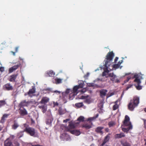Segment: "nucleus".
Segmentation results:
<instances>
[{
  "instance_id": "60",
  "label": "nucleus",
  "mask_w": 146,
  "mask_h": 146,
  "mask_svg": "<svg viewBox=\"0 0 146 146\" xmlns=\"http://www.w3.org/2000/svg\"><path fill=\"white\" fill-rule=\"evenodd\" d=\"M144 111L145 112H146V108H145L144 109Z\"/></svg>"
},
{
  "instance_id": "5",
  "label": "nucleus",
  "mask_w": 146,
  "mask_h": 146,
  "mask_svg": "<svg viewBox=\"0 0 146 146\" xmlns=\"http://www.w3.org/2000/svg\"><path fill=\"white\" fill-rule=\"evenodd\" d=\"M108 76L110 77V80L113 83H119L120 82L119 80L117 78V76L113 73L108 74Z\"/></svg>"
},
{
  "instance_id": "4",
  "label": "nucleus",
  "mask_w": 146,
  "mask_h": 146,
  "mask_svg": "<svg viewBox=\"0 0 146 146\" xmlns=\"http://www.w3.org/2000/svg\"><path fill=\"white\" fill-rule=\"evenodd\" d=\"M24 131L25 132L31 136L35 137H36L37 135L35 129L31 127H26L24 129Z\"/></svg>"
},
{
  "instance_id": "36",
  "label": "nucleus",
  "mask_w": 146,
  "mask_h": 146,
  "mask_svg": "<svg viewBox=\"0 0 146 146\" xmlns=\"http://www.w3.org/2000/svg\"><path fill=\"white\" fill-rule=\"evenodd\" d=\"M51 121L49 119H47L46 121V123L47 125H48L50 126H51Z\"/></svg>"
},
{
  "instance_id": "54",
  "label": "nucleus",
  "mask_w": 146,
  "mask_h": 146,
  "mask_svg": "<svg viewBox=\"0 0 146 146\" xmlns=\"http://www.w3.org/2000/svg\"><path fill=\"white\" fill-rule=\"evenodd\" d=\"M54 92V93H58L59 94H60V91H57V90H55V91H54L53 92Z\"/></svg>"
},
{
  "instance_id": "14",
  "label": "nucleus",
  "mask_w": 146,
  "mask_h": 146,
  "mask_svg": "<svg viewBox=\"0 0 146 146\" xmlns=\"http://www.w3.org/2000/svg\"><path fill=\"white\" fill-rule=\"evenodd\" d=\"M107 90H106L102 89L100 91V95L102 98H104L106 96Z\"/></svg>"
},
{
  "instance_id": "21",
  "label": "nucleus",
  "mask_w": 146,
  "mask_h": 146,
  "mask_svg": "<svg viewBox=\"0 0 146 146\" xmlns=\"http://www.w3.org/2000/svg\"><path fill=\"white\" fill-rule=\"evenodd\" d=\"M17 75L13 74L10 76L9 80L10 82H15L17 77Z\"/></svg>"
},
{
  "instance_id": "16",
  "label": "nucleus",
  "mask_w": 146,
  "mask_h": 146,
  "mask_svg": "<svg viewBox=\"0 0 146 146\" xmlns=\"http://www.w3.org/2000/svg\"><path fill=\"white\" fill-rule=\"evenodd\" d=\"M55 73L52 70H50L47 72L45 74V76H47L53 77L55 75Z\"/></svg>"
},
{
  "instance_id": "62",
  "label": "nucleus",
  "mask_w": 146,
  "mask_h": 146,
  "mask_svg": "<svg viewBox=\"0 0 146 146\" xmlns=\"http://www.w3.org/2000/svg\"><path fill=\"white\" fill-rule=\"evenodd\" d=\"M37 146H43L42 145H38V144H37Z\"/></svg>"
},
{
  "instance_id": "46",
  "label": "nucleus",
  "mask_w": 146,
  "mask_h": 146,
  "mask_svg": "<svg viewBox=\"0 0 146 146\" xmlns=\"http://www.w3.org/2000/svg\"><path fill=\"white\" fill-rule=\"evenodd\" d=\"M89 73H87V74L84 75V78H87L89 75Z\"/></svg>"
},
{
  "instance_id": "25",
  "label": "nucleus",
  "mask_w": 146,
  "mask_h": 146,
  "mask_svg": "<svg viewBox=\"0 0 146 146\" xmlns=\"http://www.w3.org/2000/svg\"><path fill=\"white\" fill-rule=\"evenodd\" d=\"M9 115V114H4L1 118V119L0 120V122L2 123H4L5 121V119L7 118L8 116Z\"/></svg>"
},
{
  "instance_id": "3",
  "label": "nucleus",
  "mask_w": 146,
  "mask_h": 146,
  "mask_svg": "<svg viewBox=\"0 0 146 146\" xmlns=\"http://www.w3.org/2000/svg\"><path fill=\"white\" fill-rule=\"evenodd\" d=\"M114 56V54L113 51L109 52L106 56V58L104 60L105 64L106 66H110L112 62Z\"/></svg>"
},
{
  "instance_id": "12",
  "label": "nucleus",
  "mask_w": 146,
  "mask_h": 146,
  "mask_svg": "<svg viewBox=\"0 0 146 146\" xmlns=\"http://www.w3.org/2000/svg\"><path fill=\"white\" fill-rule=\"evenodd\" d=\"M19 113L21 116H24L27 114V112L26 110L25 109L20 108L19 109Z\"/></svg>"
},
{
  "instance_id": "63",
  "label": "nucleus",
  "mask_w": 146,
  "mask_h": 146,
  "mask_svg": "<svg viewBox=\"0 0 146 146\" xmlns=\"http://www.w3.org/2000/svg\"><path fill=\"white\" fill-rule=\"evenodd\" d=\"M129 73L127 74H125V75H129Z\"/></svg>"
},
{
  "instance_id": "19",
  "label": "nucleus",
  "mask_w": 146,
  "mask_h": 146,
  "mask_svg": "<svg viewBox=\"0 0 146 146\" xmlns=\"http://www.w3.org/2000/svg\"><path fill=\"white\" fill-rule=\"evenodd\" d=\"M125 136V135L123 133H121L120 134H116L114 137L115 138H121L123 137H124Z\"/></svg>"
},
{
  "instance_id": "35",
  "label": "nucleus",
  "mask_w": 146,
  "mask_h": 146,
  "mask_svg": "<svg viewBox=\"0 0 146 146\" xmlns=\"http://www.w3.org/2000/svg\"><path fill=\"white\" fill-rule=\"evenodd\" d=\"M98 115H99V114H97L94 117H91V118H89L88 119V121H91L93 120H94L96 119V118H97L98 117Z\"/></svg>"
},
{
  "instance_id": "48",
  "label": "nucleus",
  "mask_w": 146,
  "mask_h": 146,
  "mask_svg": "<svg viewBox=\"0 0 146 146\" xmlns=\"http://www.w3.org/2000/svg\"><path fill=\"white\" fill-rule=\"evenodd\" d=\"M88 86L89 87H92L94 86V84L93 83H89L88 84Z\"/></svg>"
},
{
  "instance_id": "7",
  "label": "nucleus",
  "mask_w": 146,
  "mask_h": 146,
  "mask_svg": "<svg viewBox=\"0 0 146 146\" xmlns=\"http://www.w3.org/2000/svg\"><path fill=\"white\" fill-rule=\"evenodd\" d=\"M79 88L77 86H74L72 90V93L70 94L69 97L70 99L72 96H74L78 93V90Z\"/></svg>"
},
{
  "instance_id": "40",
  "label": "nucleus",
  "mask_w": 146,
  "mask_h": 146,
  "mask_svg": "<svg viewBox=\"0 0 146 146\" xmlns=\"http://www.w3.org/2000/svg\"><path fill=\"white\" fill-rule=\"evenodd\" d=\"M135 87L137 90H139L142 89V86L140 84H137V86H135Z\"/></svg>"
},
{
  "instance_id": "26",
  "label": "nucleus",
  "mask_w": 146,
  "mask_h": 146,
  "mask_svg": "<svg viewBox=\"0 0 146 146\" xmlns=\"http://www.w3.org/2000/svg\"><path fill=\"white\" fill-rule=\"evenodd\" d=\"M68 127L69 129H68V131H70V129H73L75 128V125L72 122H70Z\"/></svg>"
},
{
  "instance_id": "42",
  "label": "nucleus",
  "mask_w": 146,
  "mask_h": 146,
  "mask_svg": "<svg viewBox=\"0 0 146 146\" xmlns=\"http://www.w3.org/2000/svg\"><path fill=\"white\" fill-rule=\"evenodd\" d=\"M14 144L15 146H19V143L17 141H15L14 142Z\"/></svg>"
},
{
  "instance_id": "6",
  "label": "nucleus",
  "mask_w": 146,
  "mask_h": 146,
  "mask_svg": "<svg viewBox=\"0 0 146 146\" xmlns=\"http://www.w3.org/2000/svg\"><path fill=\"white\" fill-rule=\"evenodd\" d=\"M104 66L103 68L104 71L102 73V76H105L106 78H107L109 77L108 76V74H109V72H110V71L108 70V69H110L109 68V66H106L105 65H104Z\"/></svg>"
},
{
  "instance_id": "41",
  "label": "nucleus",
  "mask_w": 146,
  "mask_h": 146,
  "mask_svg": "<svg viewBox=\"0 0 146 146\" xmlns=\"http://www.w3.org/2000/svg\"><path fill=\"white\" fill-rule=\"evenodd\" d=\"M79 88H82L83 87L84 83H81L78 85H77Z\"/></svg>"
},
{
  "instance_id": "11",
  "label": "nucleus",
  "mask_w": 146,
  "mask_h": 146,
  "mask_svg": "<svg viewBox=\"0 0 146 146\" xmlns=\"http://www.w3.org/2000/svg\"><path fill=\"white\" fill-rule=\"evenodd\" d=\"M92 123L91 121L83 124L82 125V127L85 128L86 129H88L91 128L92 127Z\"/></svg>"
},
{
  "instance_id": "20",
  "label": "nucleus",
  "mask_w": 146,
  "mask_h": 146,
  "mask_svg": "<svg viewBox=\"0 0 146 146\" xmlns=\"http://www.w3.org/2000/svg\"><path fill=\"white\" fill-rule=\"evenodd\" d=\"M19 125L18 123L15 120L14 121V124L12 126V129L14 130L16 129L19 127Z\"/></svg>"
},
{
  "instance_id": "53",
  "label": "nucleus",
  "mask_w": 146,
  "mask_h": 146,
  "mask_svg": "<svg viewBox=\"0 0 146 146\" xmlns=\"http://www.w3.org/2000/svg\"><path fill=\"white\" fill-rule=\"evenodd\" d=\"M123 60H121L120 61H119L118 62V64H119V65L120 66V64L123 62Z\"/></svg>"
},
{
  "instance_id": "64",
  "label": "nucleus",
  "mask_w": 146,
  "mask_h": 146,
  "mask_svg": "<svg viewBox=\"0 0 146 146\" xmlns=\"http://www.w3.org/2000/svg\"><path fill=\"white\" fill-rule=\"evenodd\" d=\"M56 105H58V103H56Z\"/></svg>"
},
{
  "instance_id": "55",
  "label": "nucleus",
  "mask_w": 146,
  "mask_h": 146,
  "mask_svg": "<svg viewBox=\"0 0 146 146\" xmlns=\"http://www.w3.org/2000/svg\"><path fill=\"white\" fill-rule=\"evenodd\" d=\"M46 91H50L51 89L50 88H47L45 90Z\"/></svg>"
},
{
  "instance_id": "18",
  "label": "nucleus",
  "mask_w": 146,
  "mask_h": 146,
  "mask_svg": "<svg viewBox=\"0 0 146 146\" xmlns=\"http://www.w3.org/2000/svg\"><path fill=\"white\" fill-rule=\"evenodd\" d=\"M70 132L72 134H74L76 136H78L80 134V132L79 130L75 129L70 130Z\"/></svg>"
},
{
  "instance_id": "49",
  "label": "nucleus",
  "mask_w": 146,
  "mask_h": 146,
  "mask_svg": "<svg viewBox=\"0 0 146 146\" xmlns=\"http://www.w3.org/2000/svg\"><path fill=\"white\" fill-rule=\"evenodd\" d=\"M70 120V119H66L64 120L63 121V122L66 123L68 121Z\"/></svg>"
},
{
  "instance_id": "27",
  "label": "nucleus",
  "mask_w": 146,
  "mask_h": 146,
  "mask_svg": "<svg viewBox=\"0 0 146 146\" xmlns=\"http://www.w3.org/2000/svg\"><path fill=\"white\" fill-rule=\"evenodd\" d=\"M27 104L28 103L25 100H23L20 103L19 106L21 108H22L25 106H27Z\"/></svg>"
},
{
  "instance_id": "51",
  "label": "nucleus",
  "mask_w": 146,
  "mask_h": 146,
  "mask_svg": "<svg viewBox=\"0 0 146 146\" xmlns=\"http://www.w3.org/2000/svg\"><path fill=\"white\" fill-rule=\"evenodd\" d=\"M19 47L17 46V47H16L15 48V52H18Z\"/></svg>"
},
{
  "instance_id": "52",
  "label": "nucleus",
  "mask_w": 146,
  "mask_h": 146,
  "mask_svg": "<svg viewBox=\"0 0 146 146\" xmlns=\"http://www.w3.org/2000/svg\"><path fill=\"white\" fill-rule=\"evenodd\" d=\"M131 77H128L127 78V80L125 81V82H128L129 80L131 79Z\"/></svg>"
},
{
  "instance_id": "44",
  "label": "nucleus",
  "mask_w": 146,
  "mask_h": 146,
  "mask_svg": "<svg viewBox=\"0 0 146 146\" xmlns=\"http://www.w3.org/2000/svg\"><path fill=\"white\" fill-rule=\"evenodd\" d=\"M86 91V89L85 88H83L82 89L81 91L80 92L82 94H83Z\"/></svg>"
},
{
  "instance_id": "1",
  "label": "nucleus",
  "mask_w": 146,
  "mask_h": 146,
  "mask_svg": "<svg viewBox=\"0 0 146 146\" xmlns=\"http://www.w3.org/2000/svg\"><path fill=\"white\" fill-rule=\"evenodd\" d=\"M50 99L46 96L42 97L39 102L40 104L38 106V108L41 109L43 113H45L47 111V106L46 104L49 102Z\"/></svg>"
},
{
  "instance_id": "17",
  "label": "nucleus",
  "mask_w": 146,
  "mask_h": 146,
  "mask_svg": "<svg viewBox=\"0 0 146 146\" xmlns=\"http://www.w3.org/2000/svg\"><path fill=\"white\" fill-rule=\"evenodd\" d=\"M133 78H135V79L134 81V82H136L137 84H140L141 83V82L140 79L138 78L137 75H135Z\"/></svg>"
},
{
  "instance_id": "15",
  "label": "nucleus",
  "mask_w": 146,
  "mask_h": 146,
  "mask_svg": "<svg viewBox=\"0 0 146 146\" xmlns=\"http://www.w3.org/2000/svg\"><path fill=\"white\" fill-rule=\"evenodd\" d=\"M13 145L12 142L9 139H7L4 142L5 146H13Z\"/></svg>"
},
{
  "instance_id": "38",
  "label": "nucleus",
  "mask_w": 146,
  "mask_h": 146,
  "mask_svg": "<svg viewBox=\"0 0 146 146\" xmlns=\"http://www.w3.org/2000/svg\"><path fill=\"white\" fill-rule=\"evenodd\" d=\"M77 120L80 122H83L84 121V117L82 116H80L78 118Z\"/></svg>"
},
{
  "instance_id": "8",
  "label": "nucleus",
  "mask_w": 146,
  "mask_h": 146,
  "mask_svg": "<svg viewBox=\"0 0 146 146\" xmlns=\"http://www.w3.org/2000/svg\"><path fill=\"white\" fill-rule=\"evenodd\" d=\"M129 120L130 119L129 116L127 115H126L125 117L124 120L123 122V125L126 126L132 125Z\"/></svg>"
},
{
  "instance_id": "43",
  "label": "nucleus",
  "mask_w": 146,
  "mask_h": 146,
  "mask_svg": "<svg viewBox=\"0 0 146 146\" xmlns=\"http://www.w3.org/2000/svg\"><path fill=\"white\" fill-rule=\"evenodd\" d=\"M143 121H144V127L146 129V119H143Z\"/></svg>"
},
{
  "instance_id": "47",
  "label": "nucleus",
  "mask_w": 146,
  "mask_h": 146,
  "mask_svg": "<svg viewBox=\"0 0 146 146\" xmlns=\"http://www.w3.org/2000/svg\"><path fill=\"white\" fill-rule=\"evenodd\" d=\"M56 82L58 83H60L61 82V80L60 79H57L56 80Z\"/></svg>"
},
{
  "instance_id": "10",
  "label": "nucleus",
  "mask_w": 146,
  "mask_h": 146,
  "mask_svg": "<svg viewBox=\"0 0 146 146\" xmlns=\"http://www.w3.org/2000/svg\"><path fill=\"white\" fill-rule=\"evenodd\" d=\"M104 129V127H103L99 126L95 129V131L97 133L102 135L103 133L102 129Z\"/></svg>"
},
{
  "instance_id": "28",
  "label": "nucleus",
  "mask_w": 146,
  "mask_h": 146,
  "mask_svg": "<svg viewBox=\"0 0 146 146\" xmlns=\"http://www.w3.org/2000/svg\"><path fill=\"white\" fill-rule=\"evenodd\" d=\"M132 125L128 126L127 128H123L122 129V131L125 132L127 133L129 130L132 129Z\"/></svg>"
},
{
  "instance_id": "30",
  "label": "nucleus",
  "mask_w": 146,
  "mask_h": 146,
  "mask_svg": "<svg viewBox=\"0 0 146 146\" xmlns=\"http://www.w3.org/2000/svg\"><path fill=\"white\" fill-rule=\"evenodd\" d=\"M69 93H70V94H71L72 93V89H67L66 90L65 92H63L62 93V94L63 95H64V94H68Z\"/></svg>"
},
{
  "instance_id": "58",
  "label": "nucleus",
  "mask_w": 146,
  "mask_h": 146,
  "mask_svg": "<svg viewBox=\"0 0 146 146\" xmlns=\"http://www.w3.org/2000/svg\"><path fill=\"white\" fill-rule=\"evenodd\" d=\"M11 52L14 55H15V53L16 52H14L13 51H11Z\"/></svg>"
},
{
  "instance_id": "13",
  "label": "nucleus",
  "mask_w": 146,
  "mask_h": 146,
  "mask_svg": "<svg viewBox=\"0 0 146 146\" xmlns=\"http://www.w3.org/2000/svg\"><path fill=\"white\" fill-rule=\"evenodd\" d=\"M19 64H17L16 65H15L10 68L9 70V73H11L13 72L14 70L17 69L19 67Z\"/></svg>"
},
{
  "instance_id": "32",
  "label": "nucleus",
  "mask_w": 146,
  "mask_h": 146,
  "mask_svg": "<svg viewBox=\"0 0 146 146\" xmlns=\"http://www.w3.org/2000/svg\"><path fill=\"white\" fill-rule=\"evenodd\" d=\"M118 102V101L117 100L115 102V104L114 105L113 107V110H117L119 107L118 105L117 104V102Z\"/></svg>"
},
{
  "instance_id": "31",
  "label": "nucleus",
  "mask_w": 146,
  "mask_h": 146,
  "mask_svg": "<svg viewBox=\"0 0 146 146\" xmlns=\"http://www.w3.org/2000/svg\"><path fill=\"white\" fill-rule=\"evenodd\" d=\"M24 131H20L17 133V137L18 138H20L22 137L23 135V133L24 132Z\"/></svg>"
},
{
  "instance_id": "9",
  "label": "nucleus",
  "mask_w": 146,
  "mask_h": 146,
  "mask_svg": "<svg viewBox=\"0 0 146 146\" xmlns=\"http://www.w3.org/2000/svg\"><path fill=\"white\" fill-rule=\"evenodd\" d=\"M3 88L5 90L8 91L12 90L13 89V86L9 83H7L4 85Z\"/></svg>"
},
{
  "instance_id": "59",
  "label": "nucleus",
  "mask_w": 146,
  "mask_h": 146,
  "mask_svg": "<svg viewBox=\"0 0 146 146\" xmlns=\"http://www.w3.org/2000/svg\"><path fill=\"white\" fill-rule=\"evenodd\" d=\"M89 100L88 99H86V102H88Z\"/></svg>"
},
{
  "instance_id": "24",
  "label": "nucleus",
  "mask_w": 146,
  "mask_h": 146,
  "mask_svg": "<svg viewBox=\"0 0 146 146\" xmlns=\"http://www.w3.org/2000/svg\"><path fill=\"white\" fill-rule=\"evenodd\" d=\"M58 112L59 114L61 115L65 113L66 111L65 110L63 109L61 107H60L58 110Z\"/></svg>"
},
{
  "instance_id": "23",
  "label": "nucleus",
  "mask_w": 146,
  "mask_h": 146,
  "mask_svg": "<svg viewBox=\"0 0 146 146\" xmlns=\"http://www.w3.org/2000/svg\"><path fill=\"white\" fill-rule=\"evenodd\" d=\"M110 138V137L109 135H107L105 138L104 140L103 141L101 145V146H103L108 141Z\"/></svg>"
},
{
  "instance_id": "33",
  "label": "nucleus",
  "mask_w": 146,
  "mask_h": 146,
  "mask_svg": "<svg viewBox=\"0 0 146 146\" xmlns=\"http://www.w3.org/2000/svg\"><path fill=\"white\" fill-rule=\"evenodd\" d=\"M84 105L82 102L78 103L75 104V106L78 108L82 107Z\"/></svg>"
},
{
  "instance_id": "2",
  "label": "nucleus",
  "mask_w": 146,
  "mask_h": 146,
  "mask_svg": "<svg viewBox=\"0 0 146 146\" xmlns=\"http://www.w3.org/2000/svg\"><path fill=\"white\" fill-rule=\"evenodd\" d=\"M139 102V98L137 96L133 97V100H131L128 105V108L130 111H133L137 107Z\"/></svg>"
},
{
  "instance_id": "57",
  "label": "nucleus",
  "mask_w": 146,
  "mask_h": 146,
  "mask_svg": "<svg viewBox=\"0 0 146 146\" xmlns=\"http://www.w3.org/2000/svg\"><path fill=\"white\" fill-rule=\"evenodd\" d=\"M144 141H145L144 145H146V137L144 139Z\"/></svg>"
},
{
  "instance_id": "61",
  "label": "nucleus",
  "mask_w": 146,
  "mask_h": 146,
  "mask_svg": "<svg viewBox=\"0 0 146 146\" xmlns=\"http://www.w3.org/2000/svg\"><path fill=\"white\" fill-rule=\"evenodd\" d=\"M37 145H32V146H37Z\"/></svg>"
},
{
  "instance_id": "22",
  "label": "nucleus",
  "mask_w": 146,
  "mask_h": 146,
  "mask_svg": "<svg viewBox=\"0 0 146 146\" xmlns=\"http://www.w3.org/2000/svg\"><path fill=\"white\" fill-rule=\"evenodd\" d=\"M35 89L34 87H33L32 89H30L28 92V94L29 96H31V95L35 93Z\"/></svg>"
},
{
  "instance_id": "50",
  "label": "nucleus",
  "mask_w": 146,
  "mask_h": 146,
  "mask_svg": "<svg viewBox=\"0 0 146 146\" xmlns=\"http://www.w3.org/2000/svg\"><path fill=\"white\" fill-rule=\"evenodd\" d=\"M118 58L117 57H115V59L114 60V63H116L117 62V61L118 60Z\"/></svg>"
},
{
  "instance_id": "29",
  "label": "nucleus",
  "mask_w": 146,
  "mask_h": 146,
  "mask_svg": "<svg viewBox=\"0 0 146 146\" xmlns=\"http://www.w3.org/2000/svg\"><path fill=\"white\" fill-rule=\"evenodd\" d=\"M120 143L123 146H131L130 144L127 141L124 142L121 141Z\"/></svg>"
},
{
  "instance_id": "37",
  "label": "nucleus",
  "mask_w": 146,
  "mask_h": 146,
  "mask_svg": "<svg viewBox=\"0 0 146 146\" xmlns=\"http://www.w3.org/2000/svg\"><path fill=\"white\" fill-rule=\"evenodd\" d=\"M119 64H113L112 66L113 69L115 68V69L119 68L120 66Z\"/></svg>"
},
{
  "instance_id": "56",
  "label": "nucleus",
  "mask_w": 146,
  "mask_h": 146,
  "mask_svg": "<svg viewBox=\"0 0 146 146\" xmlns=\"http://www.w3.org/2000/svg\"><path fill=\"white\" fill-rule=\"evenodd\" d=\"M105 130L106 132H108L109 131V129L108 128H106L105 129Z\"/></svg>"
},
{
  "instance_id": "39",
  "label": "nucleus",
  "mask_w": 146,
  "mask_h": 146,
  "mask_svg": "<svg viewBox=\"0 0 146 146\" xmlns=\"http://www.w3.org/2000/svg\"><path fill=\"white\" fill-rule=\"evenodd\" d=\"M6 104L4 100L0 101V107L3 106Z\"/></svg>"
},
{
  "instance_id": "34",
  "label": "nucleus",
  "mask_w": 146,
  "mask_h": 146,
  "mask_svg": "<svg viewBox=\"0 0 146 146\" xmlns=\"http://www.w3.org/2000/svg\"><path fill=\"white\" fill-rule=\"evenodd\" d=\"M115 124V123L113 121H111L108 123V125L110 127L113 126Z\"/></svg>"
},
{
  "instance_id": "45",
  "label": "nucleus",
  "mask_w": 146,
  "mask_h": 146,
  "mask_svg": "<svg viewBox=\"0 0 146 146\" xmlns=\"http://www.w3.org/2000/svg\"><path fill=\"white\" fill-rule=\"evenodd\" d=\"M4 71V68L3 67H0V71L1 72H3Z\"/></svg>"
}]
</instances>
